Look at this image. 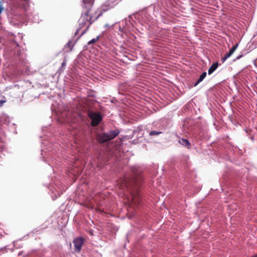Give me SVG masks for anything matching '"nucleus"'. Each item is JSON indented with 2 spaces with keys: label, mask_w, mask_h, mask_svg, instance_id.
<instances>
[{
  "label": "nucleus",
  "mask_w": 257,
  "mask_h": 257,
  "mask_svg": "<svg viewBox=\"0 0 257 257\" xmlns=\"http://www.w3.org/2000/svg\"><path fill=\"white\" fill-rule=\"evenodd\" d=\"M143 179L141 175H135L130 179L125 178L122 182L121 186L129 189L132 194L131 206L138 207L141 203V197L139 193L140 188Z\"/></svg>",
  "instance_id": "obj_1"
},
{
  "label": "nucleus",
  "mask_w": 257,
  "mask_h": 257,
  "mask_svg": "<svg viewBox=\"0 0 257 257\" xmlns=\"http://www.w3.org/2000/svg\"><path fill=\"white\" fill-rule=\"evenodd\" d=\"M94 1L83 0L82 7L85 10L83 12L78 22L80 27H83L88 24L87 30L88 29L91 24L101 15L100 14H97L96 10L93 8Z\"/></svg>",
  "instance_id": "obj_2"
},
{
  "label": "nucleus",
  "mask_w": 257,
  "mask_h": 257,
  "mask_svg": "<svg viewBox=\"0 0 257 257\" xmlns=\"http://www.w3.org/2000/svg\"><path fill=\"white\" fill-rule=\"evenodd\" d=\"M119 131L117 130L110 131L107 133H103L98 137V141L101 143H104L111 140L115 138L119 134Z\"/></svg>",
  "instance_id": "obj_3"
},
{
  "label": "nucleus",
  "mask_w": 257,
  "mask_h": 257,
  "mask_svg": "<svg viewBox=\"0 0 257 257\" xmlns=\"http://www.w3.org/2000/svg\"><path fill=\"white\" fill-rule=\"evenodd\" d=\"M89 117L91 119V124L92 126H96L100 122L101 117L99 113L92 112L89 114Z\"/></svg>",
  "instance_id": "obj_4"
},
{
  "label": "nucleus",
  "mask_w": 257,
  "mask_h": 257,
  "mask_svg": "<svg viewBox=\"0 0 257 257\" xmlns=\"http://www.w3.org/2000/svg\"><path fill=\"white\" fill-rule=\"evenodd\" d=\"M84 243V240L81 237H78L74 239L73 243L75 247V249L77 252H80L81 249V247Z\"/></svg>",
  "instance_id": "obj_5"
},
{
  "label": "nucleus",
  "mask_w": 257,
  "mask_h": 257,
  "mask_svg": "<svg viewBox=\"0 0 257 257\" xmlns=\"http://www.w3.org/2000/svg\"><path fill=\"white\" fill-rule=\"evenodd\" d=\"M218 65H219V63L217 62L213 63L208 69V74L210 75V74H212L217 69Z\"/></svg>",
  "instance_id": "obj_6"
},
{
  "label": "nucleus",
  "mask_w": 257,
  "mask_h": 257,
  "mask_svg": "<svg viewBox=\"0 0 257 257\" xmlns=\"http://www.w3.org/2000/svg\"><path fill=\"white\" fill-rule=\"evenodd\" d=\"M179 143L182 145L186 147L187 148H189L190 147V143L189 142L185 139H181L179 140Z\"/></svg>",
  "instance_id": "obj_7"
},
{
  "label": "nucleus",
  "mask_w": 257,
  "mask_h": 257,
  "mask_svg": "<svg viewBox=\"0 0 257 257\" xmlns=\"http://www.w3.org/2000/svg\"><path fill=\"white\" fill-rule=\"evenodd\" d=\"M238 46V43H236L234 46H233V47L229 50V52L226 54L227 57H230L236 50Z\"/></svg>",
  "instance_id": "obj_8"
},
{
  "label": "nucleus",
  "mask_w": 257,
  "mask_h": 257,
  "mask_svg": "<svg viewBox=\"0 0 257 257\" xmlns=\"http://www.w3.org/2000/svg\"><path fill=\"white\" fill-rule=\"evenodd\" d=\"M70 48L69 51H71L72 50L73 45H72V42L71 41H69L67 44L65 45V48Z\"/></svg>",
  "instance_id": "obj_9"
},
{
  "label": "nucleus",
  "mask_w": 257,
  "mask_h": 257,
  "mask_svg": "<svg viewBox=\"0 0 257 257\" xmlns=\"http://www.w3.org/2000/svg\"><path fill=\"white\" fill-rule=\"evenodd\" d=\"M99 37H97L95 38H93L88 42V45L93 44L96 43L98 40Z\"/></svg>",
  "instance_id": "obj_10"
},
{
  "label": "nucleus",
  "mask_w": 257,
  "mask_h": 257,
  "mask_svg": "<svg viewBox=\"0 0 257 257\" xmlns=\"http://www.w3.org/2000/svg\"><path fill=\"white\" fill-rule=\"evenodd\" d=\"M206 76V72H203L200 76L199 78L197 80H203Z\"/></svg>",
  "instance_id": "obj_11"
},
{
  "label": "nucleus",
  "mask_w": 257,
  "mask_h": 257,
  "mask_svg": "<svg viewBox=\"0 0 257 257\" xmlns=\"http://www.w3.org/2000/svg\"><path fill=\"white\" fill-rule=\"evenodd\" d=\"M161 133V132H157V131H151L149 135L150 136L158 135H159Z\"/></svg>",
  "instance_id": "obj_12"
},
{
  "label": "nucleus",
  "mask_w": 257,
  "mask_h": 257,
  "mask_svg": "<svg viewBox=\"0 0 257 257\" xmlns=\"http://www.w3.org/2000/svg\"><path fill=\"white\" fill-rule=\"evenodd\" d=\"M229 57H227V55L226 54L224 57L221 58V61L222 62H224Z\"/></svg>",
  "instance_id": "obj_13"
},
{
  "label": "nucleus",
  "mask_w": 257,
  "mask_h": 257,
  "mask_svg": "<svg viewBox=\"0 0 257 257\" xmlns=\"http://www.w3.org/2000/svg\"><path fill=\"white\" fill-rule=\"evenodd\" d=\"M65 65H66V60H65L61 64V67L60 69H63L65 66Z\"/></svg>",
  "instance_id": "obj_14"
},
{
  "label": "nucleus",
  "mask_w": 257,
  "mask_h": 257,
  "mask_svg": "<svg viewBox=\"0 0 257 257\" xmlns=\"http://www.w3.org/2000/svg\"><path fill=\"white\" fill-rule=\"evenodd\" d=\"M200 81H196V82L193 85V86H197V85L200 82Z\"/></svg>",
  "instance_id": "obj_15"
},
{
  "label": "nucleus",
  "mask_w": 257,
  "mask_h": 257,
  "mask_svg": "<svg viewBox=\"0 0 257 257\" xmlns=\"http://www.w3.org/2000/svg\"><path fill=\"white\" fill-rule=\"evenodd\" d=\"M5 102V101H3V100L1 101V100H0V106H2Z\"/></svg>",
  "instance_id": "obj_16"
},
{
  "label": "nucleus",
  "mask_w": 257,
  "mask_h": 257,
  "mask_svg": "<svg viewBox=\"0 0 257 257\" xmlns=\"http://www.w3.org/2000/svg\"><path fill=\"white\" fill-rule=\"evenodd\" d=\"M253 257H257V254L254 255Z\"/></svg>",
  "instance_id": "obj_17"
},
{
  "label": "nucleus",
  "mask_w": 257,
  "mask_h": 257,
  "mask_svg": "<svg viewBox=\"0 0 257 257\" xmlns=\"http://www.w3.org/2000/svg\"><path fill=\"white\" fill-rule=\"evenodd\" d=\"M240 57H241V56H239V57H237V59H239Z\"/></svg>",
  "instance_id": "obj_18"
}]
</instances>
